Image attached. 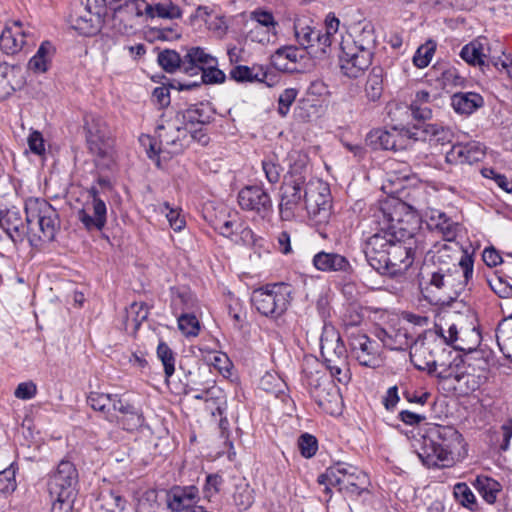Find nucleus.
<instances>
[{"label": "nucleus", "instance_id": "1", "mask_svg": "<svg viewBox=\"0 0 512 512\" xmlns=\"http://www.w3.org/2000/svg\"><path fill=\"white\" fill-rule=\"evenodd\" d=\"M25 213L26 223L17 210L0 211V228L13 242L22 241L27 234L43 241L54 239L60 228V220L56 209L48 201L28 198L25 201Z\"/></svg>", "mask_w": 512, "mask_h": 512}, {"label": "nucleus", "instance_id": "2", "mask_svg": "<svg viewBox=\"0 0 512 512\" xmlns=\"http://www.w3.org/2000/svg\"><path fill=\"white\" fill-rule=\"evenodd\" d=\"M397 207H402V204L395 199L380 203L373 213V218L380 229L370 236L365 243V257L369 265L380 274H385L387 268L386 257L389 255L390 245L396 238V223L399 222Z\"/></svg>", "mask_w": 512, "mask_h": 512}, {"label": "nucleus", "instance_id": "3", "mask_svg": "<svg viewBox=\"0 0 512 512\" xmlns=\"http://www.w3.org/2000/svg\"><path fill=\"white\" fill-rule=\"evenodd\" d=\"M473 258L470 254H463L460 260L462 271L436 269L431 273L429 282L422 293L433 304L445 305L454 301L467 286L473 276Z\"/></svg>", "mask_w": 512, "mask_h": 512}, {"label": "nucleus", "instance_id": "4", "mask_svg": "<svg viewBox=\"0 0 512 512\" xmlns=\"http://www.w3.org/2000/svg\"><path fill=\"white\" fill-rule=\"evenodd\" d=\"M462 443V435L454 427L434 425L422 436L417 455L428 467L446 466Z\"/></svg>", "mask_w": 512, "mask_h": 512}, {"label": "nucleus", "instance_id": "5", "mask_svg": "<svg viewBox=\"0 0 512 512\" xmlns=\"http://www.w3.org/2000/svg\"><path fill=\"white\" fill-rule=\"evenodd\" d=\"M140 142L149 158L161 156L163 159H169L182 153L189 145L188 126H182V121L177 118L158 127L157 139L143 135Z\"/></svg>", "mask_w": 512, "mask_h": 512}, {"label": "nucleus", "instance_id": "6", "mask_svg": "<svg viewBox=\"0 0 512 512\" xmlns=\"http://www.w3.org/2000/svg\"><path fill=\"white\" fill-rule=\"evenodd\" d=\"M83 129L89 152L99 168H109L114 163V142L105 120L96 114L87 113L83 118Z\"/></svg>", "mask_w": 512, "mask_h": 512}, {"label": "nucleus", "instance_id": "7", "mask_svg": "<svg viewBox=\"0 0 512 512\" xmlns=\"http://www.w3.org/2000/svg\"><path fill=\"white\" fill-rule=\"evenodd\" d=\"M321 355L331 375L340 383H348L350 372L347 364V350L334 326L325 324L320 337Z\"/></svg>", "mask_w": 512, "mask_h": 512}, {"label": "nucleus", "instance_id": "8", "mask_svg": "<svg viewBox=\"0 0 512 512\" xmlns=\"http://www.w3.org/2000/svg\"><path fill=\"white\" fill-rule=\"evenodd\" d=\"M113 11L112 27L121 34H131L145 24L151 4L145 0H105Z\"/></svg>", "mask_w": 512, "mask_h": 512}, {"label": "nucleus", "instance_id": "9", "mask_svg": "<svg viewBox=\"0 0 512 512\" xmlns=\"http://www.w3.org/2000/svg\"><path fill=\"white\" fill-rule=\"evenodd\" d=\"M432 341L417 340L410 347V359L414 366L419 370H427L429 373H437V376L442 379L454 378L457 382H463L468 385V388L475 390L479 382L474 379V376L465 373H455L452 368H445L443 364H437L433 355Z\"/></svg>", "mask_w": 512, "mask_h": 512}, {"label": "nucleus", "instance_id": "10", "mask_svg": "<svg viewBox=\"0 0 512 512\" xmlns=\"http://www.w3.org/2000/svg\"><path fill=\"white\" fill-rule=\"evenodd\" d=\"M292 288L286 283L267 284L252 292L251 302L263 316L279 318L288 309Z\"/></svg>", "mask_w": 512, "mask_h": 512}, {"label": "nucleus", "instance_id": "11", "mask_svg": "<svg viewBox=\"0 0 512 512\" xmlns=\"http://www.w3.org/2000/svg\"><path fill=\"white\" fill-rule=\"evenodd\" d=\"M319 483H328L337 487L339 492L350 497H358L368 485V476L358 468L337 463L326 469L325 473L319 475Z\"/></svg>", "mask_w": 512, "mask_h": 512}, {"label": "nucleus", "instance_id": "12", "mask_svg": "<svg viewBox=\"0 0 512 512\" xmlns=\"http://www.w3.org/2000/svg\"><path fill=\"white\" fill-rule=\"evenodd\" d=\"M304 202L310 219L316 225L329 222L332 214V198L329 185L326 182L313 179L304 184Z\"/></svg>", "mask_w": 512, "mask_h": 512}, {"label": "nucleus", "instance_id": "13", "mask_svg": "<svg viewBox=\"0 0 512 512\" xmlns=\"http://www.w3.org/2000/svg\"><path fill=\"white\" fill-rule=\"evenodd\" d=\"M436 333L454 349L471 352L480 342V333L475 327L464 329L452 319L441 318L435 325Z\"/></svg>", "mask_w": 512, "mask_h": 512}, {"label": "nucleus", "instance_id": "14", "mask_svg": "<svg viewBox=\"0 0 512 512\" xmlns=\"http://www.w3.org/2000/svg\"><path fill=\"white\" fill-rule=\"evenodd\" d=\"M78 472L75 465L62 460L50 476L48 491L50 497H75L77 493Z\"/></svg>", "mask_w": 512, "mask_h": 512}, {"label": "nucleus", "instance_id": "15", "mask_svg": "<svg viewBox=\"0 0 512 512\" xmlns=\"http://www.w3.org/2000/svg\"><path fill=\"white\" fill-rule=\"evenodd\" d=\"M305 178L287 179L280 189L279 216L283 221L296 218L304 200Z\"/></svg>", "mask_w": 512, "mask_h": 512}, {"label": "nucleus", "instance_id": "16", "mask_svg": "<svg viewBox=\"0 0 512 512\" xmlns=\"http://www.w3.org/2000/svg\"><path fill=\"white\" fill-rule=\"evenodd\" d=\"M83 13L71 19V27L84 36H92L100 29L102 17L106 14L105 0H82Z\"/></svg>", "mask_w": 512, "mask_h": 512}, {"label": "nucleus", "instance_id": "17", "mask_svg": "<svg viewBox=\"0 0 512 512\" xmlns=\"http://www.w3.org/2000/svg\"><path fill=\"white\" fill-rule=\"evenodd\" d=\"M106 215V204L99 198L97 189L95 187H91L88 190L86 202L77 212L78 220L87 230L100 231L106 224Z\"/></svg>", "mask_w": 512, "mask_h": 512}, {"label": "nucleus", "instance_id": "18", "mask_svg": "<svg viewBox=\"0 0 512 512\" xmlns=\"http://www.w3.org/2000/svg\"><path fill=\"white\" fill-rule=\"evenodd\" d=\"M340 48L339 61L342 73L349 78L363 75L372 62L368 49L361 52L353 43H340Z\"/></svg>", "mask_w": 512, "mask_h": 512}, {"label": "nucleus", "instance_id": "19", "mask_svg": "<svg viewBox=\"0 0 512 512\" xmlns=\"http://www.w3.org/2000/svg\"><path fill=\"white\" fill-rule=\"evenodd\" d=\"M368 144L374 149L399 151L412 144L409 130L392 127L390 130L375 129L367 136Z\"/></svg>", "mask_w": 512, "mask_h": 512}, {"label": "nucleus", "instance_id": "20", "mask_svg": "<svg viewBox=\"0 0 512 512\" xmlns=\"http://www.w3.org/2000/svg\"><path fill=\"white\" fill-rule=\"evenodd\" d=\"M35 38L29 26L20 21L7 23L0 35V48L8 54L19 53L26 45L34 44Z\"/></svg>", "mask_w": 512, "mask_h": 512}, {"label": "nucleus", "instance_id": "21", "mask_svg": "<svg viewBox=\"0 0 512 512\" xmlns=\"http://www.w3.org/2000/svg\"><path fill=\"white\" fill-rule=\"evenodd\" d=\"M403 234L401 229L397 231L396 238L390 245L389 255L386 257L387 268L385 274L396 275L406 271L413 263L416 249L411 246V243H406L402 240Z\"/></svg>", "mask_w": 512, "mask_h": 512}, {"label": "nucleus", "instance_id": "22", "mask_svg": "<svg viewBox=\"0 0 512 512\" xmlns=\"http://www.w3.org/2000/svg\"><path fill=\"white\" fill-rule=\"evenodd\" d=\"M352 356L361 366L372 369L382 364V358L377 343L362 333H352L349 337Z\"/></svg>", "mask_w": 512, "mask_h": 512}, {"label": "nucleus", "instance_id": "23", "mask_svg": "<svg viewBox=\"0 0 512 512\" xmlns=\"http://www.w3.org/2000/svg\"><path fill=\"white\" fill-rule=\"evenodd\" d=\"M247 26V37L253 42L264 44L275 35L277 22L270 11L257 9L250 13Z\"/></svg>", "mask_w": 512, "mask_h": 512}, {"label": "nucleus", "instance_id": "24", "mask_svg": "<svg viewBox=\"0 0 512 512\" xmlns=\"http://www.w3.org/2000/svg\"><path fill=\"white\" fill-rule=\"evenodd\" d=\"M238 203L243 210L253 211L262 218L272 212L270 195L259 186H247L238 193Z\"/></svg>", "mask_w": 512, "mask_h": 512}, {"label": "nucleus", "instance_id": "25", "mask_svg": "<svg viewBox=\"0 0 512 512\" xmlns=\"http://www.w3.org/2000/svg\"><path fill=\"white\" fill-rule=\"evenodd\" d=\"M294 36L302 48L322 53L320 30L316 28L311 18L301 16L295 19Z\"/></svg>", "mask_w": 512, "mask_h": 512}, {"label": "nucleus", "instance_id": "26", "mask_svg": "<svg viewBox=\"0 0 512 512\" xmlns=\"http://www.w3.org/2000/svg\"><path fill=\"white\" fill-rule=\"evenodd\" d=\"M437 250L433 252L432 261L434 265H437V269H445L448 267L449 270L455 269L462 271L460 260L463 254H469L464 251L462 247L454 242L444 243L436 247Z\"/></svg>", "mask_w": 512, "mask_h": 512}, {"label": "nucleus", "instance_id": "27", "mask_svg": "<svg viewBox=\"0 0 512 512\" xmlns=\"http://www.w3.org/2000/svg\"><path fill=\"white\" fill-rule=\"evenodd\" d=\"M485 147L478 142L456 144L446 154V160L451 164H473L483 159Z\"/></svg>", "mask_w": 512, "mask_h": 512}, {"label": "nucleus", "instance_id": "28", "mask_svg": "<svg viewBox=\"0 0 512 512\" xmlns=\"http://www.w3.org/2000/svg\"><path fill=\"white\" fill-rule=\"evenodd\" d=\"M114 411L119 413L116 417V421L124 430L131 432L136 431L145 423V417L142 410L129 402L123 401L122 399L115 402Z\"/></svg>", "mask_w": 512, "mask_h": 512}, {"label": "nucleus", "instance_id": "29", "mask_svg": "<svg viewBox=\"0 0 512 512\" xmlns=\"http://www.w3.org/2000/svg\"><path fill=\"white\" fill-rule=\"evenodd\" d=\"M428 226L431 230L437 231L446 242H452L458 232V224L449 218L444 212L437 209H430L426 213Z\"/></svg>", "mask_w": 512, "mask_h": 512}, {"label": "nucleus", "instance_id": "30", "mask_svg": "<svg viewBox=\"0 0 512 512\" xmlns=\"http://www.w3.org/2000/svg\"><path fill=\"white\" fill-rule=\"evenodd\" d=\"M211 65H217V59L201 47L190 48L183 58V71L190 75L211 68Z\"/></svg>", "mask_w": 512, "mask_h": 512}, {"label": "nucleus", "instance_id": "31", "mask_svg": "<svg viewBox=\"0 0 512 512\" xmlns=\"http://www.w3.org/2000/svg\"><path fill=\"white\" fill-rule=\"evenodd\" d=\"M314 267L322 272H349L350 262L338 253L321 251L313 257Z\"/></svg>", "mask_w": 512, "mask_h": 512}, {"label": "nucleus", "instance_id": "32", "mask_svg": "<svg viewBox=\"0 0 512 512\" xmlns=\"http://www.w3.org/2000/svg\"><path fill=\"white\" fill-rule=\"evenodd\" d=\"M197 496L198 489L195 486L175 489L168 499V507L172 511L187 512L197 507L195 505Z\"/></svg>", "mask_w": 512, "mask_h": 512}, {"label": "nucleus", "instance_id": "33", "mask_svg": "<svg viewBox=\"0 0 512 512\" xmlns=\"http://www.w3.org/2000/svg\"><path fill=\"white\" fill-rule=\"evenodd\" d=\"M484 100L478 93L459 92L451 97V105L455 112L463 115H470L478 108L482 107Z\"/></svg>", "mask_w": 512, "mask_h": 512}, {"label": "nucleus", "instance_id": "34", "mask_svg": "<svg viewBox=\"0 0 512 512\" xmlns=\"http://www.w3.org/2000/svg\"><path fill=\"white\" fill-rule=\"evenodd\" d=\"M301 57L300 51L296 46H284L275 51L271 56V62L278 70L293 71Z\"/></svg>", "mask_w": 512, "mask_h": 512}, {"label": "nucleus", "instance_id": "35", "mask_svg": "<svg viewBox=\"0 0 512 512\" xmlns=\"http://www.w3.org/2000/svg\"><path fill=\"white\" fill-rule=\"evenodd\" d=\"M375 335L391 350H404L409 345L407 333L402 329L380 327L376 329Z\"/></svg>", "mask_w": 512, "mask_h": 512}, {"label": "nucleus", "instance_id": "36", "mask_svg": "<svg viewBox=\"0 0 512 512\" xmlns=\"http://www.w3.org/2000/svg\"><path fill=\"white\" fill-rule=\"evenodd\" d=\"M55 49L51 42L44 41L36 54L29 60L28 69L34 73H44L48 70Z\"/></svg>", "mask_w": 512, "mask_h": 512}, {"label": "nucleus", "instance_id": "37", "mask_svg": "<svg viewBox=\"0 0 512 512\" xmlns=\"http://www.w3.org/2000/svg\"><path fill=\"white\" fill-rule=\"evenodd\" d=\"M496 340L503 355L512 361V315L498 324Z\"/></svg>", "mask_w": 512, "mask_h": 512}, {"label": "nucleus", "instance_id": "38", "mask_svg": "<svg viewBox=\"0 0 512 512\" xmlns=\"http://www.w3.org/2000/svg\"><path fill=\"white\" fill-rule=\"evenodd\" d=\"M415 119L428 120L432 117L431 97L427 91H418L410 104Z\"/></svg>", "mask_w": 512, "mask_h": 512}, {"label": "nucleus", "instance_id": "39", "mask_svg": "<svg viewBox=\"0 0 512 512\" xmlns=\"http://www.w3.org/2000/svg\"><path fill=\"white\" fill-rule=\"evenodd\" d=\"M149 311L148 307L143 302H133L126 309L125 327L126 329L131 328L132 331H136L143 321L148 318Z\"/></svg>", "mask_w": 512, "mask_h": 512}, {"label": "nucleus", "instance_id": "40", "mask_svg": "<svg viewBox=\"0 0 512 512\" xmlns=\"http://www.w3.org/2000/svg\"><path fill=\"white\" fill-rule=\"evenodd\" d=\"M461 58L470 65L483 66L486 62L484 47L480 41H472L466 44L461 52Z\"/></svg>", "mask_w": 512, "mask_h": 512}, {"label": "nucleus", "instance_id": "41", "mask_svg": "<svg viewBox=\"0 0 512 512\" xmlns=\"http://www.w3.org/2000/svg\"><path fill=\"white\" fill-rule=\"evenodd\" d=\"M340 27V20L334 13H329L325 18V32L320 30L322 54H326L328 49L336 41V33Z\"/></svg>", "mask_w": 512, "mask_h": 512}, {"label": "nucleus", "instance_id": "42", "mask_svg": "<svg viewBox=\"0 0 512 512\" xmlns=\"http://www.w3.org/2000/svg\"><path fill=\"white\" fill-rule=\"evenodd\" d=\"M120 399L117 395L91 392L87 397V403L93 410L106 414L111 408L114 409L115 402Z\"/></svg>", "mask_w": 512, "mask_h": 512}, {"label": "nucleus", "instance_id": "43", "mask_svg": "<svg viewBox=\"0 0 512 512\" xmlns=\"http://www.w3.org/2000/svg\"><path fill=\"white\" fill-rule=\"evenodd\" d=\"M474 485L487 503L493 504L496 501L497 494L500 492V484L496 480L489 477H477Z\"/></svg>", "mask_w": 512, "mask_h": 512}, {"label": "nucleus", "instance_id": "44", "mask_svg": "<svg viewBox=\"0 0 512 512\" xmlns=\"http://www.w3.org/2000/svg\"><path fill=\"white\" fill-rule=\"evenodd\" d=\"M291 179L303 177L302 173L306 170L308 157L306 154L298 150H292L287 156Z\"/></svg>", "mask_w": 512, "mask_h": 512}, {"label": "nucleus", "instance_id": "45", "mask_svg": "<svg viewBox=\"0 0 512 512\" xmlns=\"http://www.w3.org/2000/svg\"><path fill=\"white\" fill-rule=\"evenodd\" d=\"M233 501L239 510H246L253 504V489L248 483L241 482L235 486Z\"/></svg>", "mask_w": 512, "mask_h": 512}, {"label": "nucleus", "instance_id": "46", "mask_svg": "<svg viewBox=\"0 0 512 512\" xmlns=\"http://www.w3.org/2000/svg\"><path fill=\"white\" fill-rule=\"evenodd\" d=\"M100 501L101 507L108 512H121L126 506V500L114 490L103 491Z\"/></svg>", "mask_w": 512, "mask_h": 512}, {"label": "nucleus", "instance_id": "47", "mask_svg": "<svg viewBox=\"0 0 512 512\" xmlns=\"http://www.w3.org/2000/svg\"><path fill=\"white\" fill-rule=\"evenodd\" d=\"M486 282L500 298L511 299L512 298V283L502 276L492 274L486 278Z\"/></svg>", "mask_w": 512, "mask_h": 512}, {"label": "nucleus", "instance_id": "48", "mask_svg": "<svg viewBox=\"0 0 512 512\" xmlns=\"http://www.w3.org/2000/svg\"><path fill=\"white\" fill-rule=\"evenodd\" d=\"M159 65L168 73L183 70V59L173 50H164L158 54Z\"/></svg>", "mask_w": 512, "mask_h": 512}, {"label": "nucleus", "instance_id": "49", "mask_svg": "<svg viewBox=\"0 0 512 512\" xmlns=\"http://www.w3.org/2000/svg\"><path fill=\"white\" fill-rule=\"evenodd\" d=\"M146 16H147V20L153 19L155 17L165 18V19H175V18H179L181 16V11L176 5H174L172 3H169V4L157 3L154 5L151 4V10H150L149 14L146 13Z\"/></svg>", "mask_w": 512, "mask_h": 512}, {"label": "nucleus", "instance_id": "50", "mask_svg": "<svg viewBox=\"0 0 512 512\" xmlns=\"http://www.w3.org/2000/svg\"><path fill=\"white\" fill-rule=\"evenodd\" d=\"M341 43H353L362 52L368 49L370 57L375 45V37L372 27L365 26L355 40H342Z\"/></svg>", "mask_w": 512, "mask_h": 512}, {"label": "nucleus", "instance_id": "51", "mask_svg": "<svg viewBox=\"0 0 512 512\" xmlns=\"http://www.w3.org/2000/svg\"><path fill=\"white\" fill-rule=\"evenodd\" d=\"M178 328L183 335L195 337L200 331V323L196 316L192 314H183L178 318Z\"/></svg>", "mask_w": 512, "mask_h": 512}, {"label": "nucleus", "instance_id": "52", "mask_svg": "<svg viewBox=\"0 0 512 512\" xmlns=\"http://www.w3.org/2000/svg\"><path fill=\"white\" fill-rule=\"evenodd\" d=\"M383 91L382 77L379 74H369L365 84V94L370 101H377L380 99Z\"/></svg>", "mask_w": 512, "mask_h": 512}, {"label": "nucleus", "instance_id": "53", "mask_svg": "<svg viewBox=\"0 0 512 512\" xmlns=\"http://www.w3.org/2000/svg\"><path fill=\"white\" fill-rule=\"evenodd\" d=\"M424 132L431 137V140L441 144L451 142L453 137V132L449 128L439 124H427Z\"/></svg>", "mask_w": 512, "mask_h": 512}, {"label": "nucleus", "instance_id": "54", "mask_svg": "<svg viewBox=\"0 0 512 512\" xmlns=\"http://www.w3.org/2000/svg\"><path fill=\"white\" fill-rule=\"evenodd\" d=\"M159 210L161 213H165L166 218L170 224V227L174 231H176V232L181 231L185 227L186 222H185L184 217L181 215L180 211L177 209L171 208L168 202H164L160 206Z\"/></svg>", "mask_w": 512, "mask_h": 512}, {"label": "nucleus", "instance_id": "55", "mask_svg": "<svg viewBox=\"0 0 512 512\" xmlns=\"http://www.w3.org/2000/svg\"><path fill=\"white\" fill-rule=\"evenodd\" d=\"M435 52V44L431 41L420 46L414 57L413 63L418 68H425L429 65Z\"/></svg>", "mask_w": 512, "mask_h": 512}, {"label": "nucleus", "instance_id": "56", "mask_svg": "<svg viewBox=\"0 0 512 512\" xmlns=\"http://www.w3.org/2000/svg\"><path fill=\"white\" fill-rule=\"evenodd\" d=\"M157 355L164 366V372L167 377L173 375L175 371V359L172 350L166 343L161 342L157 347Z\"/></svg>", "mask_w": 512, "mask_h": 512}, {"label": "nucleus", "instance_id": "57", "mask_svg": "<svg viewBox=\"0 0 512 512\" xmlns=\"http://www.w3.org/2000/svg\"><path fill=\"white\" fill-rule=\"evenodd\" d=\"M454 496L457 501L471 510H473V505L476 503V498L471 491V489L465 483H457L454 486Z\"/></svg>", "mask_w": 512, "mask_h": 512}, {"label": "nucleus", "instance_id": "58", "mask_svg": "<svg viewBox=\"0 0 512 512\" xmlns=\"http://www.w3.org/2000/svg\"><path fill=\"white\" fill-rule=\"evenodd\" d=\"M339 395L335 387L328 383L323 387H318L315 390V398L319 406L326 408L327 404L337 401Z\"/></svg>", "mask_w": 512, "mask_h": 512}, {"label": "nucleus", "instance_id": "59", "mask_svg": "<svg viewBox=\"0 0 512 512\" xmlns=\"http://www.w3.org/2000/svg\"><path fill=\"white\" fill-rule=\"evenodd\" d=\"M15 473L12 465L0 472V493L9 494L15 491L17 487Z\"/></svg>", "mask_w": 512, "mask_h": 512}, {"label": "nucleus", "instance_id": "60", "mask_svg": "<svg viewBox=\"0 0 512 512\" xmlns=\"http://www.w3.org/2000/svg\"><path fill=\"white\" fill-rule=\"evenodd\" d=\"M301 455L305 458L314 456L318 449L317 439L308 433L302 434L298 440Z\"/></svg>", "mask_w": 512, "mask_h": 512}, {"label": "nucleus", "instance_id": "61", "mask_svg": "<svg viewBox=\"0 0 512 512\" xmlns=\"http://www.w3.org/2000/svg\"><path fill=\"white\" fill-rule=\"evenodd\" d=\"M297 95L298 91L294 88H287L280 94L278 99V112L282 117L288 114L290 106L295 101Z\"/></svg>", "mask_w": 512, "mask_h": 512}, {"label": "nucleus", "instance_id": "62", "mask_svg": "<svg viewBox=\"0 0 512 512\" xmlns=\"http://www.w3.org/2000/svg\"><path fill=\"white\" fill-rule=\"evenodd\" d=\"M230 77L237 82H252L256 79V75L248 66L238 65L231 69Z\"/></svg>", "mask_w": 512, "mask_h": 512}, {"label": "nucleus", "instance_id": "63", "mask_svg": "<svg viewBox=\"0 0 512 512\" xmlns=\"http://www.w3.org/2000/svg\"><path fill=\"white\" fill-rule=\"evenodd\" d=\"M206 24L209 30L213 31L217 36H223L228 28L227 21L224 17L218 15H208Z\"/></svg>", "mask_w": 512, "mask_h": 512}, {"label": "nucleus", "instance_id": "64", "mask_svg": "<svg viewBox=\"0 0 512 512\" xmlns=\"http://www.w3.org/2000/svg\"><path fill=\"white\" fill-rule=\"evenodd\" d=\"M262 167L265 172L267 180L271 184H275L280 180L282 169L273 160H264L262 162Z\"/></svg>", "mask_w": 512, "mask_h": 512}]
</instances>
